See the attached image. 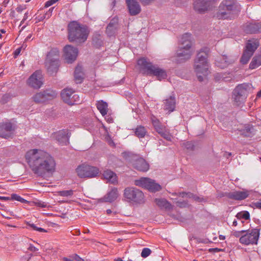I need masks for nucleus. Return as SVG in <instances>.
I'll use <instances>...</instances> for the list:
<instances>
[{
  "label": "nucleus",
  "instance_id": "79ce46f5",
  "mask_svg": "<svg viewBox=\"0 0 261 261\" xmlns=\"http://www.w3.org/2000/svg\"><path fill=\"white\" fill-rule=\"evenodd\" d=\"M258 31V27L257 24H250L247 27L246 31L248 33H254Z\"/></svg>",
  "mask_w": 261,
  "mask_h": 261
},
{
  "label": "nucleus",
  "instance_id": "a211bd4d",
  "mask_svg": "<svg viewBox=\"0 0 261 261\" xmlns=\"http://www.w3.org/2000/svg\"><path fill=\"white\" fill-rule=\"evenodd\" d=\"M131 15H136L141 12V7L136 0H126Z\"/></svg>",
  "mask_w": 261,
  "mask_h": 261
},
{
  "label": "nucleus",
  "instance_id": "0e129e2a",
  "mask_svg": "<svg viewBox=\"0 0 261 261\" xmlns=\"http://www.w3.org/2000/svg\"><path fill=\"white\" fill-rule=\"evenodd\" d=\"M28 226H29L34 230H35V229L36 228V225L34 224L28 223Z\"/></svg>",
  "mask_w": 261,
  "mask_h": 261
},
{
  "label": "nucleus",
  "instance_id": "bf43d9fd",
  "mask_svg": "<svg viewBox=\"0 0 261 261\" xmlns=\"http://www.w3.org/2000/svg\"><path fill=\"white\" fill-rule=\"evenodd\" d=\"M35 230H37L38 231H39V232H46L47 231L46 230H45L44 229L42 228H41V227H38L37 226H36V228L35 229Z\"/></svg>",
  "mask_w": 261,
  "mask_h": 261
},
{
  "label": "nucleus",
  "instance_id": "393cba45",
  "mask_svg": "<svg viewBox=\"0 0 261 261\" xmlns=\"http://www.w3.org/2000/svg\"><path fill=\"white\" fill-rule=\"evenodd\" d=\"M152 179L147 177H141L135 180V185L144 189H147V186L151 184Z\"/></svg>",
  "mask_w": 261,
  "mask_h": 261
},
{
  "label": "nucleus",
  "instance_id": "f3484780",
  "mask_svg": "<svg viewBox=\"0 0 261 261\" xmlns=\"http://www.w3.org/2000/svg\"><path fill=\"white\" fill-rule=\"evenodd\" d=\"M228 1L224 0L221 2L217 14V17L219 19H227L228 17Z\"/></svg>",
  "mask_w": 261,
  "mask_h": 261
},
{
  "label": "nucleus",
  "instance_id": "052dcab7",
  "mask_svg": "<svg viewBox=\"0 0 261 261\" xmlns=\"http://www.w3.org/2000/svg\"><path fill=\"white\" fill-rule=\"evenodd\" d=\"M106 212H107V214L108 215H111V214H113V215H115L116 214V212H113L110 209H108L106 211Z\"/></svg>",
  "mask_w": 261,
  "mask_h": 261
},
{
  "label": "nucleus",
  "instance_id": "dca6fc26",
  "mask_svg": "<svg viewBox=\"0 0 261 261\" xmlns=\"http://www.w3.org/2000/svg\"><path fill=\"white\" fill-rule=\"evenodd\" d=\"M13 135L12 124L6 122L0 124V137L4 138H9Z\"/></svg>",
  "mask_w": 261,
  "mask_h": 261
},
{
  "label": "nucleus",
  "instance_id": "4c0bfd02",
  "mask_svg": "<svg viewBox=\"0 0 261 261\" xmlns=\"http://www.w3.org/2000/svg\"><path fill=\"white\" fill-rule=\"evenodd\" d=\"M261 65V56L254 57L251 62L249 67L251 69H255Z\"/></svg>",
  "mask_w": 261,
  "mask_h": 261
},
{
  "label": "nucleus",
  "instance_id": "f03ea898",
  "mask_svg": "<svg viewBox=\"0 0 261 261\" xmlns=\"http://www.w3.org/2000/svg\"><path fill=\"white\" fill-rule=\"evenodd\" d=\"M210 50L208 47L201 48L197 53L194 61V69L200 82L206 79L210 67L207 57Z\"/></svg>",
  "mask_w": 261,
  "mask_h": 261
},
{
  "label": "nucleus",
  "instance_id": "ea45409f",
  "mask_svg": "<svg viewBox=\"0 0 261 261\" xmlns=\"http://www.w3.org/2000/svg\"><path fill=\"white\" fill-rule=\"evenodd\" d=\"M34 101L36 103L45 102V99L43 93H38L33 96Z\"/></svg>",
  "mask_w": 261,
  "mask_h": 261
},
{
  "label": "nucleus",
  "instance_id": "f257e3e1",
  "mask_svg": "<svg viewBox=\"0 0 261 261\" xmlns=\"http://www.w3.org/2000/svg\"><path fill=\"white\" fill-rule=\"evenodd\" d=\"M25 160L33 172L39 176L52 174L56 169L54 159L47 152L38 149L28 150Z\"/></svg>",
  "mask_w": 261,
  "mask_h": 261
},
{
  "label": "nucleus",
  "instance_id": "9b49d317",
  "mask_svg": "<svg viewBox=\"0 0 261 261\" xmlns=\"http://www.w3.org/2000/svg\"><path fill=\"white\" fill-rule=\"evenodd\" d=\"M233 94L234 101L238 105L243 102L246 99L248 95L246 85L244 84L238 85L234 89Z\"/></svg>",
  "mask_w": 261,
  "mask_h": 261
},
{
  "label": "nucleus",
  "instance_id": "3c124183",
  "mask_svg": "<svg viewBox=\"0 0 261 261\" xmlns=\"http://www.w3.org/2000/svg\"><path fill=\"white\" fill-rule=\"evenodd\" d=\"M35 205L40 207H47V204L43 201H37L35 202Z\"/></svg>",
  "mask_w": 261,
  "mask_h": 261
},
{
  "label": "nucleus",
  "instance_id": "c756f323",
  "mask_svg": "<svg viewBox=\"0 0 261 261\" xmlns=\"http://www.w3.org/2000/svg\"><path fill=\"white\" fill-rule=\"evenodd\" d=\"M43 79V74L41 70H36L32 73L29 78L28 82H41Z\"/></svg>",
  "mask_w": 261,
  "mask_h": 261
},
{
  "label": "nucleus",
  "instance_id": "7c9ffc66",
  "mask_svg": "<svg viewBox=\"0 0 261 261\" xmlns=\"http://www.w3.org/2000/svg\"><path fill=\"white\" fill-rule=\"evenodd\" d=\"M85 76L83 68L81 65H77L74 71V76L75 80H83Z\"/></svg>",
  "mask_w": 261,
  "mask_h": 261
},
{
  "label": "nucleus",
  "instance_id": "774afa93",
  "mask_svg": "<svg viewBox=\"0 0 261 261\" xmlns=\"http://www.w3.org/2000/svg\"><path fill=\"white\" fill-rule=\"evenodd\" d=\"M237 221H236V220H234L233 223H232V225L233 226H237Z\"/></svg>",
  "mask_w": 261,
  "mask_h": 261
},
{
  "label": "nucleus",
  "instance_id": "4d7b16f0",
  "mask_svg": "<svg viewBox=\"0 0 261 261\" xmlns=\"http://www.w3.org/2000/svg\"><path fill=\"white\" fill-rule=\"evenodd\" d=\"M28 15H29L28 12H27L26 13H25L23 18L20 22V25H21L28 18Z\"/></svg>",
  "mask_w": 261,
  "mask_h": 261
},
{
  "label": "nucleus",
  "instance_id": "5701e85b",
  "mask_svg": "<svg viewBox=\"0 0 261 261\" xmlns=\"http://www.w3.org/2000/svg\"><path fill=\"white\" fill-rule=\"evenodd\" d=\"M248 195L249 193L247 191H236L229 194V198L235 200H241L248 197Z\"/></svg>",
  "mask_w": 261,
  "mask_h": 261
},
{
  "label": "nucleus",
  "instance_id": "7ed1b4c3",
  "mask_svg": "<svg viewBox=\"0 0 261 261\" xmlns=\"http://www.w3.org/2000/svg\"><path fill=\"white\" fill-rule=\"evenodd\" d=\"M137 67L144 74L153 75L160 81L164 80L167 77V73L164 70L153 65L148 59L144 57L138 60Z\"/></svg>",
  "mask_w": 261,
  "mask_h": 261
},
{
  "label": "nucleus",
  "instance_id": "4be33fe9",
  "mask_svg": "<svg viewBox=\"0 0 261 261\" xmlns=\"http://www.w3.org/2000/svg\"><path fill=\"white\" fill-rule=\"evenodd\" d=\"M118 23V18H114L108 24L107 29V34L111 36L113 35L116 32Z\"/></svg>",
  "mask_w": 261,
  "mask_h": 261
},
{
  "label": "nucleus",
  "instance_id": "cd10ccee",
  "mask_svg": "<svg viewBox=\"0 0 261 261\" xmlns=\"http://www.w3.org/2000/svg\"><path fill=\"white\" fill-rule=\"evenodd\" d=\"M154 202L161 209H170L171 208L170 204L165 199L155 198Z\"/></svg>",
  "mask_w": 261,
  "mask_h": 261
},
{
  "label": "nucleus",
  "instance_id": "09e8293b",
  "mask_svg": "<svg viewBox=\"0 0 261 261\" xmlns=\"http://www.w3.org/2000/svg\"><path fill=\"white\" fill-rule=\"evenodd\" d=\"M29 86L34 89H39L41 87L42 83H28Z\"/></svg>",
  "mask_w": 261,
  "mask_h": 261
},
{
  "label": "nucleus",
  "instance_id": "c85d7f7f",
  "mask_svg": "<svg viewBox=\"0 0 261 261\" xmlns=\"http://www.w3.org/2000/svg\"><path fill=\"white\" fill-rule=\"evenodd\" d=\"M96 107L103 116L107 114L108 111V106L107 102L103 100L98 101L96 103Z\"/></svg>",
  "mask_w": 261,
  "mask_h": 261
},
{
  "label": "nucleus",
  "instance_id": "e433bc0d",
  "mask_svg": "<svg viewBox=\"0 0 261 261\" xmlns=\"http://www.w3.org/2000/svg\"><path fill=\"white\" fill-rule=\"evenodd\" d=\"M252 51H249L248 50H245L242 58L241 59V62L243 64H246L251 57L253 55Z\"/></svg>",
  "mask_w": 261,
  "mask_h": 261
},
{
  "label": "nucleus",
  "instance_id": "1a4fd4ad",
  "mask_svg": "<svg viewBox=\"0 0 261 261\" xmlns=\"http://www.w3.org/2000/svg\"><path fill=\"white\" fill-rule=\"evenodd\" d=\"M62 100L69 105L76 104L80 102L79 96L72 88H65L61 93Z\"/></svg>",
  "mask_w": 261,
  "mask_h": 261
},
{
  "label": "nucleus",
  "instance_id": "412c9836",
  "mask_svg": "<svg viewBox=\"0 0 261 261\" xmlns=\"http://www.w3.org/2000/svg\"><path fill=\"white\" fill-rule=\"evenodd\" d=\"M240 10V5L236 0H229V16L231 15L232 17H235L238 15Z\"/></svg>",
  "mask_w": 261,
  "mask_h": 261
},
{
  "label": "nucleus",
  "instance_id": "a18cd8bd",
  "mask_svg": "<svg viewBox=\"0 0 261 261\" xmlns=\"http://www.w3.org/2000/svg\"><path fill=\"white\" fill-rule=\"evenodd\" d=\"M73 194L72 190H66V191H61L58 192V195L61 196L63 197H68L72 195Z\"/></svg>",
  "mask_w": 261,
  "mask_h": 261
},
{
  "label": "nucleus",
  "instance_id": "a878e982",
  "mask_svg": "<svg viewBox=\"0 0 261 261\" xmlns=\"http://www.w3.org/2000/svg\"><path fill=\"white\" fill-rule=\"evenodd\" d=\"M152 179L147 177H141L135 180V185L144 189H147V186L151 184Z\"/></svg>",
  "mask_w": 261,
  "mask_h": 261
},
{
  "label": "nucleus",
  "instance_id": "ddd939ff",
  "mask_svg": "<svg viewBox=\"0 0 261 261\" xmlns=\"http://www.w3.org/2000/svg\"><path fill=\"white\" fill-rule=\"evenodd\" d=\"M63 56L66 62L71 63L74 61L78 55V50L73 46L67 45L63 49Z\"/></svg>",
  "mask_w": 261,
  "mask_h": 261
},
{
  "label": "nucleus",
  "instance_id": "603ef678",
  "mask_svg": "<svg viewBox=\"0 0 261 261\" xmlns=\"http://www.w3.org/2000/svg\"><path fill=\"white\" fill-rule=\"evenodd\" d=\"M25 9H26L25 5H19L17 6L16 10L17 12L20 13V12H22Z\"/></svg>",
  "mask_w": 261,
  "mask_h": 261
},
{
  "label": "nucleus",
  "instance_id": "680f3d73",
  "mask_svg": "<svg viewBox=\"0 0 261 261\" xmlns=\"http://www.w3.org/2000/svg\"><path fill=\"white\" fill-rule=\"evenodd\" d=\"M255 206L259 208H261V199H259L258 201L255 203Z\"/></svg>",
  "mask_w": 261,
  "mask_h": 261
},
{
  "label": "nucleus",
  "instance_id": "20e7f679",
  "mask_svg": "<svg viewBox=\"0 0 261 261\" xmlns=\"http://www.w3.org/2000/svg\"><path fill=\"white\" fill-rule=\"evenodd\" d=\"M68 39L71 42H84L89 34L87 28L81 25L76 21H72L68 24Z\"/></svg>",
  "mask_w": 261,
  "mask_h": 261
},
{
  "label": "nucleus",
  "instance_id": "338daca9",
  "mask_svg": "<svg viewBox=\"0 0 261 261\" xmlns=\"http://www.w3.org/2000/svg\"><path fill=\"white\" fill-rule=\"evenodd\" d=\"M20 202H22V203H26V202H28V201L25 200L24 199H23V198L21 197L20 198V200L19 201Z\"/></svg>",
  "mask_w": 261,
  "mask_h": 261
},
{
  "label": "nucleus",
  "instance_id": "c9c22d12",
  "mask_svg": "<svg viewBox=\"0 0 261 261\" xmlns=\"http://www.w3.org/2000/svg\"><path fill=\"white\" fill-rule=\"evenodd\" d=\"M254 129L250 125H245L242 130V134L246 137H251L254 134Z\"/></svg>",
  "mask_w": 261,
  "mask_h": 261
},
{
  "label": "nucleus",
  "instance_id": "8fccbe9b",
  "mask_svg": "<svg viewBox=\"0 0 261 261\" xmlns=\"http://www.w3.org/2000/svg\"><path fill=\"white\" fill-rule=\"evenodd\" d=\"M59 1L60 0H49L45 3L44 7L48 8L52 6L53 5L55 4Z\"/></svg>",
  "mask_w": 261,
  "mask_h": 261
},
{
  "label": "nucleus",
  "instance_id": "bb28decb",
  "mask_svg": "<svg viewBox=\"0 0 261 261\" xmlns=\"http://www.w3.org/2000/svg\"><path fill=\"white\" fill-rule=\"evenodd\" d=\"M258 46L259 41L258 40L255 39L249 40L246 44L245 50L252 51V54H253Z\"/></svg>",
  "mask_w": 261,
  "mask_h": 261
},
{
  "label": "nucleus",
  "instance_id": "aec40b11",
  "mask_svg": "<svg viewBox=\"0 0 261 261\" xmlns=\"http://www.w3.org/2000/svg\"><path fill=\"white\" fill-rule=\"evenodd\" d=\"M133 165L136 169L141 171L145 172L149 169L148 164L142 158L136 160Z\"/></svg>",
  "mask_w": 261,
  "mask_h": 261
},
{
  "label": "nucleus",
  "instance_id": "39448f33",
  "mask_svg": "<svg viewBox=\"0 0 261 261\" xmlns=\"http://www.w3.org/2000/svg\"><path fill=\"white\" fill-rule=\"evenodd\" d=\"M180 42L181 46L177 51V57L183 61L190 59L194 52L191 35L189 33L184 34Z\"/></svg>",
  "mask_w": 261,
  "mask_h": 261
},
{
  "label": "nucleus",
  "instance_id": "72a5a7b5",
  "mask_svg": "<svg viewBox=\"0 0 261 261\" xmlns=\"http://www.w3.org/2000/svg\"><path fill=\"white\" fill-rule=\"evenodd\" d=\"M118 196V192L117 189H113L107 194L106 197L107 201L112 202L115 200Z\"/></svg>",
  "mask_w": 261,
  "mask_h": 261
},
{
  "label": "nucleus",
  "instance_id": "473e14b6",
  "mask_svg": "<svg viewBox=\"0 0 261 261\" xmlns=\"http://www.w3.org/2000/svg\"><path fill=\"white\" fill-rule=\"evenodd\" d=\"M216 64L217 66L221 68L227 67L228 65V63L227 60V57L223 56L222 57L217 59L216 60Z\"/></svg>",
  "mask_w": 261,
  "mask_h": 261
},
{
  "label": "nucleus",
  "instance_id": "49530a36",
  "mask_svg": "<svg viewBox=\"0 0 261 261\" xmlns=\"http://www.w3.org/2000/svg\"><path fill=\"white\" fill-rule=\"evenodd\" d=\"M54 7L50 8L44 15L41 17L39 20H42L44 19H48L52 15V13L54 10Z\"/></svg>",
  "mask_w": 261,
  "mask_h": 261
},
{
  "label": "nucleus",
  "instance_id": "4468645a",
  "mask_svg": "<svg viewBox=\"0 0 261 261\" xmlns=\"http://www.w3.org/2000/svg\"><path fill=\"white\" fill-rule=\"evenodd\" d=\"M70 133L68 129H63L55 133L53 138L61 145H66L68 143Z\"/></svg>",
  "mask_w": 261,
  "mask_h": 261
},
{
  "label": "nucleus",
  "instance_id": "37998d69",
  "mask_svg": "<svg viewBox=\"0 0 261 261\" xmlns=\"http://www.w3.org/2000/svg\"><path fill=\"white\" fill-rule=\"evenodd\" d=\"M237 217L239 219L249 220L250 219V214L248 211H242L238 213Z\"/></svg>",
  "mask_w": 261,
  "mask_h": 261
},
{
  "label": "nucleus",
  "instance_id": "c03bdc74",
  "mask_svg": "<svg viewBox=\"0 0 261 261\" xmlns=\"http://www.w3.org/2000/svg\"><path fill=\"white\" fill-rule=\"evenodd\" d=\"M63 260L64 261H83L82 259L76 254L69 257H64Z\"/></svg>",
  "mask_w": 261,
  "mask_h": 261
},
{
  "label": "nucleus",
  "instance_id": "423d86ee",
  "mask_svg": "<svg viewBox=\"0 0 261 261\" xmlns=\"http://www.w3.org/2000/svg\"><path fill=\"white\" fill-rule=\"evenodd\" d=\"M124 197L127 201L132 203L142 204L145 201L144 193L133 187L127 188L124 190Z\"/></svg>",
  "mask_w": 261,
  "mask_h": 261
},
{
  "label": "nucleus",
  "instance_id": "69168bd1",
  "mask_svg": "<svg viewBox=\"0 0 261 261\" xmlns=\"http://www.w3.org/2000/svg\"><path fill=\"white\" fill-rule=\"evenodd\" d=\"M260 97H261V90L257 92V93L256 94V99L259 98Z\"/></svg>",
  "mask_w": 261,
  "mask_h": 261
},
{
  "label": "nucleus",
  "instance_id": "2f4dec72",
  "mask_svg": "<svg viewBox=\"0 0 261 261\" xmlns=\"http://www.w3.org/2000/svg\"><path fill=\"white\" fill-rule=\"evenodd\" d=\"M45 102L55 99L57 95V93L53 90H47L43 92Z\"/></svg>",
  "mask_w": 261,
  "mask_h": 261
},
{
  "label": "nucleus",
  "instance_id": "6e6d98bb",
  "mask_svg": "<svg viewBox=\"0 0 261 261\" xmlns=\"http://www.w3.org/2000/svg\"><path fill=\"white\" fill-rule=\"evenodd\" d=\"M21 51V47L18 48L15 50L14 53V58H16L20 53Z\"/></svg>",
  "mask_w": 261,
  "mask_h": 261
},
{
  "label": "nucleus",
  "instance_id": "e2e57ef3",
  "mask_svg": "<svg viewBox=\"0 0 261 261\" xmlns=\"http://www.w3.org/2000/svg\"><path fill=\"white\" fill-rule=\"evenodd\" d=\"M29 249L31 251H33V252L38 250V249L37 248H36L35 247L33 246H31L30 247Z\"/></svg>",
  "mask_w": 261,
  "mask_h": 261
},
{
  "label": "nucleus",
  "instance_id": "6e6552de",
  "mask_svg": "<svg viewBox=\"0 0 261 261\" xmlns=\"http://www.w3.org/2000/svg\"><path fill=\"white\" fill-rule=\"evenodd\" d=\"M59 51L58 49L54 48L50 49L47 55L45 66L48 70H56L59 66Z\"/></svg>",
  "mask_w": 261,
  "mask_h": 261
},
{
  "label": "nucleus",
  "instance_id": "f8f14e48",
  "mask_svg": "<svg viewBox=\"0 0 261 261\" xmlns=\"http://www.w3.org/2000/svg\"><path fill=\"white\" fill-rule=\"evenodd\" d=\"M152 123L156 131L164 138L168 141H171L172 138V136L166 129V127L161 125L159 120L155 117H151Z\"/></svg>",
  "mask_w": 261,
  "mask_h": 261
},
{
  "label": "nucleus",
  "instance_id": "2eb2a0df",
  "mask_svg": "<svg viewBox=\"0 0 261 261\" xmlns=\"http://www.w3.org/2000/svg\"><path fill=\"white\" fill-rule=\"evenodd\" d=\"M216 0H195L194 3V9L199 12H203L208 9Z\"/></svg>",
  "mask_w": 261,
  "mask_h": 261
},
{
  "label": "nucleus",
  "instance_id": "de8ad7c7",
  "mask_svg": "<svg viewBox=\"0 0 261 261\" xmlns=\"http://www.w3.org/2000/svg\"><path fill=\"white\" fill-rule=\"evenodd\" d=\"M151 252V251L150 249L148 248H145L142 251L141 256L144 258L147 257L150 254Z\"/></svg>",
  "mask_w": 261,
  "mask_h": 261
},
{
  "label": "nucleus",
  "instance_id": "5fc2aeb1",
  "mask_svg": "<svg viewBox=\"0 0 261 261\" xmlns=\"http://www.w3.org/2000/svg\"><path fill=\"white\" fill-rule=\"evenodd\" d=\"M20 196L17 194H13L11 195V198L13 200H15L19 201L20 200Z\"/></svg>",
  "mask_w": 261,
  "mask_h": 261
},
{
  "label": "nucleus",
  "instance_id": "0eeeda50",
  "mask_svg": "<svg viewBox=\"0 0 261 261\" xmlns=\"http://www.w3.org/2000/svg\"><path fill=\"white\" fill-rule=\"evenodd\" d=\"M75 171L77 175L80 178H94L100 173L97 167L87 164H82L78 166Z\"/></svg>",
  "mask_w": 261,
  "mask_h": 261
},
{
  "label": "nucleus",
  "instance_id": "864d4df0",
  "mask_svg": "<svg viewBox=\"0 0 261 261\" xmlns=\"http://www.w3.org/2000/svg\"><path fill=\"white\" fill-rule=\"evenodd\" d=\"M246 232V230H241L238 231H234L232 232V234L236 237H239L241 236V234L244 232Z\"/></svg>",
  "mask_w": 261,
  "mask_h": 261
},
{
  "label": "nucleus",
  "instance_id": "a19ab883",
  "mask_svg": "<svg viewBox=\"0 0 261 261\" xmlns=\"http://www.w3.org/2000/svg\"><path fill=\"white\" fill-rule=\"evenodd\" d=\"M180 196L182 197H189L190 198H192L195 201H201L203 199L202 198H200L197 196L194 195L193 194L191 193H182L180 194Z\"/></svg>",
  "mask_w": 261,
  "mask_h": 261
},
{
  "label": "nucleus",
  "instance_id": "9d476101",
  "mask_svg": "<svg viewBox=\"0 0 261 261\" xmlns=\"http://www.w3.org/2000/svg\"><path fill=\"white\" fill-rule=\"evenodd\" d=\"M259 237V231L257 229H252L248 232L242 236L240 238L242 244L249 245L250 244H257Z\"/></svg>",
  "mask_w": 261,
  "mask_h": 261
},
{
  "label": "nucleus",
  "instance_id": "13d9d810",
  "mask_svg": "<svg viewBox=\"0 0 261 261\" xmlns=\"http://www.w3.org/2000/svg\"><path fill=\"white\" fill-rule=\"evenodd\" d=\"M106 139L108 141V143L110 145H114L113 141L111 140V139L110 138V136L109 135H108V136H107L106 137Z\"/></svg>",
  "mask_w": 261,
  "mask_h": 261
},
{
  "label": "nucleus",
  "instance_id": "58836bf2",
  "mask_svg": "<svg viewBox=\"0 0 261 261\" xmlns=\"http://www.w3.org/2000/svg\"><path fill=\"white\" fill-rule=\"evenodd\" d=\"M146 133V129L144 127L142 126H138L135 131V134L139 138H143Z\"/></svg>",
  "mask_w": 261,
  "mask_h": 261
},
{
  "label": "nucleus",
  "instance_id": "b1692460",
  "mask_svg": "<svg viewBox=\"0 0 261 261\" xmlns=\"http://www.w3.org/2000/svg\"><path fill=\"white\" fill-rule=\"evenodd\" d=\"M102 175L108 181L112 184L117 182V176L113 171L109 170H105Z\"/></svg>",
  "mask_w": 261,
  "mask_h": 261
},
{
  "label": "nucleus",
  "instance_id": "6ab92c4d",
  "mask_svg": "<svg viewBox=\"0 0 261 261\" xmlns=\"http://www.w3.org/2000/svg\"><path fill=\"white\" fill-rule=\"evenodd\" d=\"M175 105V96L174 95H171L164 101V109L170 113L174 110Z\"/></svg>",
  "mask_w": 261,
  "mask_h": 261
},
{
  "label": "nucleus",
  "instance_id": "f704fd0d",
  "mask_svg": "<svg viewBox=\"0 0 261 261\" xmlns=\"http://www.w3.org/2000/svg\"><path fill=\"white\" fill-rule=\"evenodd\" d=\"M151 184H149L147 187V190L151 192H156L161 190V186L155 181L152 179Z\"/></svg>",
  "mask_w": 261,
  "mask_h": 261
}]
</instances>
